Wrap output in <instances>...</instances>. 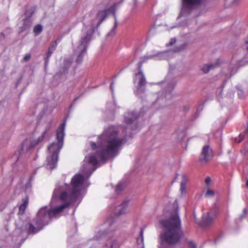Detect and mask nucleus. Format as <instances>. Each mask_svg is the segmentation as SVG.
Instances as JSON below:
<instances>
[{"label":"nucleus","instance_id":"nucleus-1","mask_svg":"<svg viewBox=\"0 0 248 248\" xmlns=\"http://www.w3.org/2000/svg\"><path fill=\"white\" fill-rule=\"evenodd\" d=\"M126 142L125 137L121 136L117 129L111 126L105 130L103 134L97 137L96 142L90 141L93 150H96L95 155L85 156L80 172L76 174L70 184L62 185L57 184L54 189L50 207H42L33 220L34 227L30 223H26L21 228H16L14 231L13 241L16 243L21 241V234L28 231L29 234H35L47 225L51 219L57 218L63 210L71 203L80 201L86 192V189L90 183L88 180L96 168L104 163L110 157L118 154L121 146Z\"/></svg>","mask_w":248,"mask_h":248},{"label":"nucleus","instance_id":"nucleus-2","mask_svg":"<svg viewBox=\"0 0 248 248\" xmlns=\"http://www.w3.org/2000/svg\"><path fill=\"white\" fill-rule=\"evenodd\" d=\"M159 224L162 231L159 236L158 248H169L170 246H175L183 238L184 232L177 210L169 218L160 220Z\"/></svg>","mask_w":248,"mask_h":248},{"label":"nucleus","instance_id":"nucleus-3","mask_svg":"<svg viewBox=\"0 0 248 248\" xmlns=\"http://www.w3.org/2000/svg\"><path fill=\"white\" fill-rule=\"evenodd\" d=\"M65 125L66 121H64L57 130V142H53L48 147V151L51 155L46 158L47 169L52 170L57 166L58 155L63 144Z\"/></svg>","mask_w":248,"mask_h":248},{"label":"nucleus","instance_id":"nucleus-4","mask_svg":"<svg viewBox=\"0 0 248 248\" xmlns=\"http://www.w3.org/2000/svg\"><path fill=\"white\" fill-rule=\"evenodd\" d=\"M95 24L93 21L90 26H84L82 30V36L79 43L74 51V57L78 64L82 62L83 58L86 54L88 46L94 32Z\"/></svg>","mask_w":248,"mask_h":248},{"label":"nucleus","instance_id":"nucleus-5","mask_svg":"<svg viewBox=\"0 0 248 248\" xmlns=\"http://www.w3.org/2000/svg\"><path fill=\"white\" fill-rule=\"evenodd\" d=\"M144 108L141 110L140 115L135 111H127L124 115V122L126 124L125 128V135L126 137H131L133 134L139 130V127L137 123V120Z\"/></svg>","mask_w":248,"mask_h":248},{"label":"nucleus","instance_id":"nucleus-6","mask_svg":"<svg viewBox=\"0 0 248 248\" xmlns=\"http://www.w3.org/2000/svg\"><path fill=\"white\" fill-rule=\"evenodd\" d=\"M160 84L163 91L159 92V93L161 94L163 96L158 97L156 99V103H165L167 100L172 98V92L176 84L173 80H169L167 79H166L165 81L161 82Z\"/></svg>","mask_w":248,"mask_h":248},{"label":"nucleus","instance_id":"nucleus-7","mask_svg":"<svg viewBox=\"0 0 248 248\" xmlns=\"http://www.w3.org/2000/svg\"><path fill=\"white\" fill-rule=\"evenodd\" d=\"M52 126L51 122H50L48 123L46 127V129L45 131L43 133L42 136L41 137H39L37 140H33L32 142H31L30 141H28V140H25L23 141L22 144L21 151L19 153L20 155L17 158V160H19L20 158L21 157L22 155L26 152H28L33 147H34L35 146H36L38 142L42 141L43 139L46 136V133L47 131H48Z\"/></svg>","mask_w":248,"mask_h":248},{"label":"nucleus","instance_id":"nucleus-8","mask_svg":"<svg viewBox=\"0 0 248 248\" xmlns=\"http://www.w3.org/2000/svg\"><path fill=\"white\" fill-rule=\"evenodd\" d=\"M110 231H112V225L111 220L108 219L103 224L96 228L95 233L92 239L98 241L105 236L109 237Z\"/></svg>","mask_w":248,"mask_h":248},{"label":"nucleus","instance_id":"nucleus-9","mask_svg":"<svg viewBox=\"0 0 248 248\" xmlns=\"http://www.w3.org/2000/svg\"><path fill=\"white\" fill-rule=\"evenodd\" d=\"M205 0H182V8L179 17L189 14L196 6L201 5Z\"/></svg>","mask_w":248,"mask_h":248},{"label":"nucleus","instance_id":"nucleus-10","mask_svg":"<svg viewBox=\"0 0 248 248\" xmlns=\"http://www.w3.org/2000/svg\"><path fill=\"white\" fill-rule=\"evenodd\" d=\"M179 49H177L176 50H170L166 51L160 52L156 55L145 56L143 59L145 60H147L155 58V60H169L173 56L175 51H179Z\"/></svg>","mask_w":248,"mask_h":248},{"label":"nucleus","instance_id":"nucleus-11","mask_svg":"<svg viewBox=\"0 0 248 248\" xmlns=\"http://www.w3.org/2000/svg\"><path fill=\"white\" fill-rule=\"evenodd\" d=\"M144 62V60H141V61L139 63L138 68L140 72L135 75V77L134 80V82L135 85L137 83V84L140 85H145L146 83L145 78L142 72L140 70L142 65Z\"/></svg>","mask_w":248,"mask_h":248},{"label":"nucleus","instance_id":"nucleus-12","mask_svg":"<svg viewBox=\"0 0 248 248\" xmlns=\"http://www.w3.org/2000/svg\"><path fill=\"white\" fill-rule=\"evenodd\" d=\"M212 149L208 145H205L203 146L201 155L200 157V161L203 162H206L209 160L212 157Z\"/></svg>","mask_w":248,"mask_h":248},{"label":"nucleus","instance_id":"nucleus-13","mask_svg":"<svg viewBox=\"0 0 248 248\" xmlns=\"http://www.w3.org/2000/svg\"><path fill=\"white\" fill-rule=\"evenodd\" d=\"M128 202V201H124L121 204L115 206V209L113 211V212L116 217L124 215L127 212V208Z\"/></svg>","mask_w":248,"mask_h":248},{"label":"nucleus","instance_id":"nucleus-14","mask_svg":"<svg viewBox=\"0 0 248 248\" xmlns=\"http://www.w3.org/2000/svg\"><path fill=\"white\" fill-rule=\"evenodd\" d=\"M109 9H106L102 11H99L96 16V20L97 21L96 24V28H97L102 23V22L107 17Z\"/></svg>","mask_w":248,"mask_h":248},{"label":"nucleus","instance_id":"nucleus-15","mask_svg":"<svg viewBox=\"0 0 248 248\" xmlns=\"http://www.w3.org/2000/svg\"><path fill=\"white\" fill-rule=\"evenodd\" d=\"M33 13V11L31 9L28 10L26 11L25 15L26 16L28 17H26L23 19V29L24 30H26L30 27L31 25V19L30 18V17L31 16Z\"/></svg>","mask_w":248,"mask_h":248},{"label":"nucleus","instance_id":"nucleus-16","mask_svg":"<svg viewBox=\"0 0 248 248\" xmlns=\"http://www.w3.org/2000/svg\"><path fill=\"white\" fill-rule=\"evenodd\" d=\"M215 214H213L211 212H208L202 215V222L204 225L207 226L211 224L214 219Z\"/></svg>","mask_w":248,"mask_h":248},{"label":"nucleus","instance_id":"nucleus-17","mask_svg":"<svg viewBox=\"0 0 248 248\" xmlns=\"http://www.w3.org/2000/svg\"><path fill=\"white\" fill-rule=\"evenodd\" d=\"M219 65V60L218 59L214 63L203 65L201 68V70L204 73H207L211 69L217 67Z\"/></svg>","mask_w":248,"mask_h":248},{"label":"nucleus","instance_id":"nucleus-18","mask_svg":"<svg viewBox=\"0 0 248 248\" xmlns=\"http://www.w3.org/2000/svg\"><path fill=\"white\" fill-rule=\"evenodd\" d=\"M57 40L53 42L48 47L47 52L46 53V57L45 58L46 64H47L49 61V58L51 56V54L55 51L56 47L57 45Z\"/></svg>","mask_w":248,"mask_h":248},{"label":"nucleus","instance_id":"nucleus-19","mask_svg":"<svg viewBox=\"0 0 248 248\" xmlns=\"http://www.w3.org/2000/svg\"><path fill=\"white\" fill-rule=\"evenodd\" d=\"M187 177L183 174L182 176V181L181 183L180 191L181 195H183L186 193V185L187 182Z\"/></svg>","mask_w":248,"mask_h":248},{"label":"nucleus","instance_id":"nucleus-20","mask_svg":"<svg viewBox=\"0 0 248 248\" xmlns=\"http://www.w3.org/2000/svg\"><path fill=\"white\" fill-rule=\"evenodd\" d=\"M119 244L117 241L115 239H109L105 247V248H118Z\"/></svg>","mask_w":248,"mask_h":248},{"label":"nucleus","instance_id":"nucleus-21","mask_svg":"<svg viewBox=\"0 0 248 248\" xmlns=\"http://www.w3.org/2000/svg\"><path fill=\"white\" fill-rule=\"evenodd\" d=\"M145 85H140L137 84L136 85V89L135 90V94L139 97H142V94L144 93Z\"/></svg>","mask_w":248,"mask_h":248},{"label":"nucleus","instance_id":"nucleus-22","mask_svg":"<svg viewBox=\"0 0 248 248\" xmlns=\"http://www.w3.org/2000/svg\"><path fill=\"white\" fill-rule=\"evenodd\" d=\"M29 199L27 196L23 199V203L19 207V213L23 214L25 211L28 204Z\"/></svg>","mask_w":248,"mask_h":248},{"label":"nucleus","instance_id":"nucleus-23","mask_svg":"<svg viewBox=\"0 0 248 248\" xmlns=\"http://www.w3.org/2000/svg\"><path fill=\"white\" fill-rule=\"evenodd\" d=\"M137 242L141 248H144L143 244V229L141 228L140 231V236L137 238Z\"/></svg>","mask_w":248,"mask_h":248},{"label":"nucleus","instance_id":"nucleus-24","mask_svg":"<svg viewBox=\"0 0 248 248\" xmlns=\"http://www.w3.org/2000/svg\"><path fill=\"white\" fill-rule=\"evenodd\" d=\"M125 186V183L123 182H120L116 186L115 191L117 193H119L123 190Z\"/></svg>","mask_w":248,"mask_h":248},{"label":"nucleus","instance_id":"nucleus-25","mask_svg":"<svg viewBox=\"0 0 248 248\" xmlns=\"http://www.w3.org/2000/svg\"><path fill=\"white\" fill-rule=\"evenodd\" d=\"M42 31V26L39 24L35 26L33 29V32L35 35H38Z\"/></svg>","mask_w":248,"mask_h":248},{"label":"nucleus","instance_id":"nucleus-26","mask_svg":"<svg viewBox=\"0 0 248 248\" xmlns=\"http://www.w3.org/2000/svg\"><path fill=\"white\" fill-rule=\"evenodd\" d=\"M184 133L181 130V131H179V130H176L175 132L173 134V135L174 136H177L176 138V139L179 140L180 139L182 138V137L184 136Z\"/></svg>","mask_w":248,"mask_h":248},{"label":"nucleus","instance_id":"nucleus-27","mask_svg":"<svg viewBox=\"0 0 248 248\" xmlns=\"http://www.w3.org/2000/svg\"><path fill=\"white\" fill-rule=\"evenodd\" d=\"M114 19H115V22H114V26H113V28L112 29V30H111V31L109 33H108V36L111 35L112 34L114 33L115 31L116 28L117 27L118 23H117V21L116 19V17L115 15H114Z\"/></svg>","mask_w":248,"mask_h":248},{"label":"nucleus","instance_id":"nucleus-28","mask_svg":"<svg viewBox=\"0 0 248 248\" xmlns=\"http://www.w3.org/2000/svg\"><path fill=\"white\" fill-rule=\"evenodd\" d=\"M238 89V95L239 98H243L245 96V93L243 91V90L239 89L238 87H237Z\"/></svg>","mask_w":248,"mask_h":248},{"label":"nucleus","instance_id":"nucleus-29","mask_svg":"<svg viewBox=\"0 0 248 248\" xmlns=\"http://www.w3.org/2000/svg\"><path fill=\"white\" fill-rule=\"evenodd\" d=\"M244 138V135L243 134H240L238 138L235 139V141L240 143L241 142Z\"/></svg>","mask_w":248,"mask_h":248},{"label":"nucleus","instance_id":"nucleus-30","mask_svg":"<svg viewBox=\"0 0 248 248\" xmlns=\"http://www.w3.org/2000/svg\"><path fill=\"white\" fill-rule=\"evenodd\" d=\"M176 39L175 38H172L170 39V42L166 44L167 46H170L173 45L176 42Z\"/></svg>","mask_w":248,"mask_h":248},{"label":"nucleus","instance_id":"nucleus-31","mask_svg":"<svg viewBox=\"0 0 248 248\" xmlns=\"http://www.w3.org/2000/svg\"><path fill=\"white\" fill-rule=\"evenodd\" d=\"M237 66H235L233 68H230V72L232 75L234 74L236 72Z\"/></svg>","mask_w":248,"mask_h":248},{"label":"nucleus","instance_id":"nucleus-32","mask_svg":"<svg viewBox=\"0 0 248 248\" xmlns=\"http://www.w3.org/2000/svg\"><path fill=\"white\" fill-rule=\"evenodd\" d=\"M214 194V192L212 190H208L206 193V196L208 197L213 196Z\"/></svg>","mask_w":248,"mask_h":248},{"label":"nucleus","instance_id":"nucleus-33","mask_svg":"<svg viewBox=\"0 0 248 248\" xmlns=\"http://www.w3.org/2000/svg\"><path fill=\"white\" fill-rule=\"evenodd\" d=\"M31 58V54L29 53L26 54L24 57L23 60L24 61L27 62Z\"/></svg>","mask_w":248,"mask_h":248},{"label":"nucleus","instance_id":"nucleus-34","mask_svg":"<svg viewBox=\"0 0 248 248\" xmlns=\"http://www.w3.org/2000/svg\"><path fill=\"white\" fill-rule=\"evenodd\" d=\"M188 244L190 248H196V245L194 242L190 241L188 242Z\"/></svg>","mask_w":248,"mask_h":248},{"label":"nucleus","instance_id":"nucleus-35","mask_svg":"<svg viewBox=\"0 0 248 248\" xmlns=\"http://www.w3.org/2000/svg\"><path fill=\"white\" fill-rule=\"evenodd\" d=\"M30 178H31L30 180H29V181L26 185V189H28V188H30L31 187V179H32V177H31Z\"/></svg>","mask_w":248,"mask_h":248},{"label":"nucleus","instance_id":"nucleus-36","mask_svg":"<svg viewBox=\"0 0 248 248\" xmlns=\"http://www.w3.org/2000/svg\"><path fill=\"white\" fill-rule=\"evenodd\" d=\"M211 182V179L210 177H207L205 180V184L208 185H209Z\"/></svg>","mask_w":248,"mask_h":248},{"label":"nucleus","instance_id":"nucleus-37","mask_svg":"<svg viewBox=\"0 0 248 248\" xmlns=\"http://www.w3.org/2000/svg\"><path fill=\"white\" fill-rule=\"evenodd\" d=\"M240 1V0H233L232 2L231 5H235L237 4Z\"/></svg>","mask_w":248,"mask_h":248},{"label":"nucleus","instance_id":"nucleus-38","mask_svg":"<svg viewBox=\"0 0 248 248\" xmlns=\"http://www.w3.org/2000/svg\"><path fill=\"white\" fill-rule=\"evenodd\" d=\"M113 82H112L111 83V84H110V90L111 91L112 94L113 95V94H114V88H113Z\"/></svg>","mask_w":248,"mask_h":248},{"label":"nucleus","instance_id":"nucleus-39","mask_svg":"<svg viewBox=\"0 0 248 248\" xmlns=\"http://www.w3.org/2000/svg\"><path fill=\"white\" fill-rule=\"evenodd\" d=\"M191 23V24H196V20H195V19H193V20H192V21H190V23H188V27H189L190 24Z\"/></svg>","mask_w":248,"mask_h":248},{"label":"nucleus","instance_id":"nucleus-40","mask_svg":"<svg viewBox=\"0 0 248 248\" xmlns=\"http://www.w3.org/2000/svg\"><path fill=\"white\" fill-rule=\"evenodd\" d=\"M0 38L1 40H3L5 38V35L3 32L0 33Z\"/></svg>","mask_w":248,"mask_h":248},{"label":"nucleus","instance_id":"nucleus-41","mask_svg":"<svg viewBox=\"0 0 248 248\" xmlns=\"http://www.w3.org/2000/svg\"><path fill=\"white\" fill-rule=\"evenodd\" d=\"M246 47L247 49H248V38L246 41Z\"/></svg>","mask_w":248,"mask_h":248},{"label":"nucleus","instance_id":"nucleus-42","mask_svg":"<svg viewBox=\"0 0 248 248\" xmlns=\"http://www.w3.org/2000/svg\"><path fill=\"white\" fill-rule=\"evenodd\" d=\"M246 186L248 187V180H247V182H246Z\"/></svg>","mask_w":248,"mask_h":248},{"label":"nucleus","instance_id":"nucleus-43","mask_svg":"<svg viewBox=\"0 0 248 248\" xmlns=\"http://www.w3.org/2000/svg\"><path fill=\"white\" fill-rule=\"evenodd\" d=\"M240 62H239L238 63V65H240Z\"/></svg>","mask_w":248,"mask_h":248},{"label":"nucleus","instance_id":"nucleus-44","mask_svg":"<svg viewBox=\"0 0 248 248\" xmlns=\"http://www.w3.org/2000/svg\"><path fill=\"white\" fill-rule=\"evenodd\" d=\"M78 98H75V100H74V101L75 102V101L78 99Z\"/></svg>","mask_w":248,"mask_h":248},{"label":"nucleus","instance_id":"nucleus-45","mask_svg":"<svg viewBox=\"0 0 248 248\" xmlns=\"http://www.w3.org/2000/svg\"><path fill=\"white\" fill-rule=\"evenodd\" d=\"M245 212H246V210L245 209V210H244V215H245Z\"/></svg>","mask_w":248,"mask_h":248},{"label":"nucleus","instance_id":"nucleus-46","mask_svg":"<svg viewBox=\"0 0 248 248\" xmlns=\"http://www.w3.org/2000/svg\"><path fill=\"white\" fill-rule=\"evenodd\" d=\"M232 63H233V60H232Z\"/></svg>","mask_w":248,"mask_h":248},{"label":"nucleus","instance_id":"nucleus-47","mask_svg":"<svg viewBox=\"0 0 248 248\" xmlns=\"http://www.w3.org/2000/svg\"><path fill=\"white\" fill-rule=\"evenodd\" d=\"M242 217H242V216H240V218H241V219H242Z\"/></svg>","mask_w":248,"mask_h":248}]
</instances>
